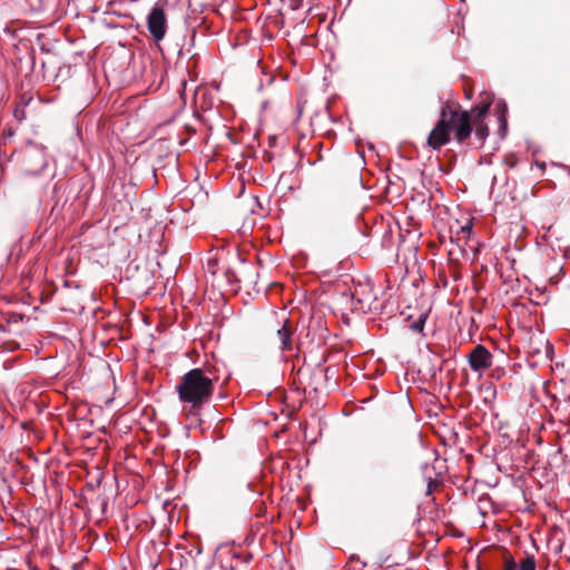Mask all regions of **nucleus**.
I'll list each match as a JSON object with an SVG mask.
<instances>
[{
    "instance_id": "obj_1",
    "label": "nucleus",
    "mask_w": 570,
    "mask_h": 570,
    "mask_svg": "<svg viewBox=\"0 0 570 570\" xmlns=\"http://www.w3.org/2000/svg\"><path fill=\"white\" fill-rule=\"evenodd\" d=\"M217 382L218 375L215 368L195 367L185 373L177 385L179 400L193 409L209 404Z\"/></svg>"
},
{
    "instance_id": "obj_2",
    "label": "nucleus",
    "mask_w": 570,
    "mask_h": 570,
    "mask_svg": "<svg viewBox=\"0 0 570 570\" xmlns=\"http://www.w3.org/2000/svg\"><path fill=\"white\" fill-rule=\"evenodd\" d=\"M458 142L464 141L472 132V114L463 110L458 111L449 105L441 108L440 119L428 137V145L438 150L450 141L451 132Z\"/></svg>"
},
{
    "instance_id": "obj_3",
    "label": "nucleus",
    "mask_w": 570,
    "mask_h": 570,
    "mask_svg": "<svg viewBox=\"0 0 570 570\" xmlns=\"http://www.w3.org/2000/svg\"><path fill=\"white\" fill-rule=\"evenodd\" d=\"M147 28L154 39L159 42L165 38L167 31V19L163 8L155 6L147 16Z\"/></svg>"
},
{
    "instance_id": "obj_4",
    "label": "nucleus",
    "mask_w": 570,
    "mask_h": 570,
    "mask_svg": "<svg viewBox=\"0 0 570 570\" xmlns=\"http://www.w3.org/2000/svg\"><path fill=\"white\" fill-rule=\"evenodd\" d=\"M493 355L489 350L479 344L469 354L468 361L472 371L482 373L492 365Z\"/></svg>"
},
{
    "instance_id": "obj_5",
    "label": "nucleus",
    "mask_w": 570,
    "mask_h": 570,
    "mask_svg": "<svg viewBox=\"0 0 570 570\" xmlns=\"http://www.w3.org/2000/svg\"><path fill=\"white\" fill-rule=\"evenodd\" d=\"M294 328L288 320H285L282 326L275 333V340L282 354L292 355L295 351L293 342Z\"/></svg>"
},
{
    "instance_id": "obj_6",
    "label": "nucleus",
    "mask_w": 570,
    "mask_h": 570,
    "mask_svg": "<svg viewBox=\"0 0 570 570\" xmlns=\"http://www.w3.org/2000/svg\"><path fill=\"white\" fill-rule=\"evenodd\" d=\"M30 145H31L32 149H30L27 153V157L38 159L37 168L33 169V171L35 173L43 171L48 166V163L46 159V154H45L46 147L43 145H39V144H30Z\"/></svg>"
},
{
    "instance_id": "obj_7",
    "label": "nucleus",
    "mask_w": 570,
    "mask_h": 570,
    "mask_svg": "<svg viewBox=\"0 0 570 570\" xmlns=\"http://www.w3.org/2000/svg\"><path fill=\"white\" fill-rule=\"evenodd\" d=\"M474 128V136L479 139L480 144L482 145L484 139L489 135V128L483 122V120L480 121H473L472 129Z\"/></svg>"
},
{
    "instance_id": "obj_8",
    "label": "nucleus",
    "mask_w": 570,
    "mask_h": 570,
    "mask_svg": "<svg viewBox=\"0 0 570 570\" xmlns=\"http://www.w3.org/2000/svg\"><path fill=\"white\" fill-rule=\"evenodd\" d=\"M518 570H535L534 556L528 554L519 564Z\"/></svg>"
},
{
    "instance_id": "obj_9",
    "label": "nucleus",
    "mask_w": 570,
    "mask_h": 570,
    "mask_svg": "<svg viewBox=\"0 0 570 570\" xmlns=\"http://www.w3.org/2000/svg\"><path fill=\"white\" fill-rule=\"evenodd\" d=\"M489 108H490V104H483V105L475 107L472 110V114L474 116V121L483 120V118L485 117V115L489 111Z\"/></svg>"
},
{
    "instance_id": "obj_10",
    "label": "nucleus",
    "mask_w": 570,
    "mask_h": 570,
    "mask_svg": "<svg viewBox=\"0 0 570 570\" xmlns=\"http://www.w3.org/2000/svg\"><path fill=\"white\" fill-rule=\"evenodd\" d=\"M426 318L428 314H421L420 317L410 325V328L419 333L423 332Z\"/></svg>"
},
{
    "instance_id": "obj_11",
    "label": "nucleus",
    "mask_w": 570,
    "mask_h": 570,
    "mask_svg": "<svg viewBox=\"0 0 570 570\" xmlns=\"http://www.w3.org/2000/svg\"><path fill=\"white\" fill-rule=\"evenodd\" d=\"M518 563L514 561L512 557H508L504 560V570H517Z\"/></svg>"
},
{
    "instance_id": "obj_12",
    "label": "nucleus",
    "mask_w": 570,
    "mask_h": 570,
    "mask_svg": "<svg viewBox=\"0 0 570 570\" xmlns=\"http://www.w3.org/2000/svg\"><path fill=\"white\" fill-rule=\"evenodd\" d=\"M503 106V111L507 110V105L505 102L502 104ZM499 121L501 124V129H502V137L505 135V131H507V119H505V116H504V112H502V115L499 117Z\"/></svg>"
},
{
    "instance_id": "obj_13",
    "label": "nucleus",
    "mask_w": 570,
    "mask_h": 570,
    "mask_svg": "<svg viewBox=\"0 0 570 570\" xmlns=\"http://www.w3.org/2000/svg\"><path fill=\"white\" fill-rule=\"evenodd\" d=\"M473 226L470 222H468L465 225L461 226V232L469 237L472 233Z\"/></svg>"
},
{
    "instance_id": "obj_14",
    "label": "nucleus",
    "mask_w": 570,
    "mask_h": 570,
    "mask_svg": "<svg viewBox=\"0 0 570 570\" xmlns=\"http://www.w3.org/2000/svg\"><path fill=\"white\" fill-rule=\"evenodd\" d=\"M302 0H296L294 4H292L293 10H297L301 7Z\"/></svg>"
},
{
    "instance_id": "obj_15",
    "label": "nucleus",
    "mask_w": 570,
    "mask_h": 570,
    "mask_svg": "<svg viewBox=\"0 0 570 570\" xmlns=\"http://www.w3.org/2000/svg\"><path fill=\"white\" fill-rule=\"evenodd\" d=\"M14 116H16L17 118H21V117L23 116V110L16 109V110H14Z\"/></svg>"
},
{
    "instance_id": "obj_16",
    "label": "nucleus",
    "mask_w": 570,
    "mask_h": 570,
    "mask_svg": "<svg viewBox=\"0 0 570 570\" xmlns=\"http://www.w3.org/2000/svg\"><path fill=\"white\" fill-rule=\"evenodd\" d=\"M7 135L8 137H12L14 135V131L11 128H9Z\"/></svg>"
},
{
    "instance_id": "obj_17",
    "label": "nucleus",
    "mask_w": 570,
    "mask_h": 570,
    "mask_svg": "<svg viewBox=\"0 0 570 570\" xmlns=\"http://www.w3.org/2000/svg\"><path fill=\"white\" fill-rule=\"evenodd\" d=\"M330 371H331V368H330V367H326V368H325V376H326V377H327V376H331Z\"/></svg>"
},
{
    "instance_id": "obj_18",
    "label": "nucleus",
    "mask_w": 570,
    "mask_h": 570,
    "mask_svg": "<svg viewBox=\"0 0 570 570\" xmlns=\"http://www.w3.org/2000/svg\"><path fill=\"white\" fill-rule=\"evenodd\" d=\"M330 371H331V368H330V367H326V368H325V376H326V377H327V376H331Z\"/></svg>"
},
{
    "instance_id": "obj_19",
    "label": "nucleus",
    "mask_w": 570,
    "mask_h": 570,
    "mask_svg": "<svg viewBox=\"0 0 570 570\" xmlns=\"http://www.w3.org/2000/svg\"><path fill=\"white\" fill-rule=\"evenodd\" d=\"M250 558H252L250 556H246V557L243 558V561L244 562H248L250 560Z\"/></svg>"
}]
</instances>
